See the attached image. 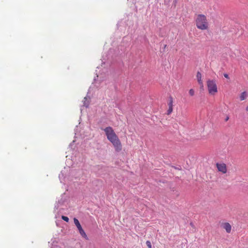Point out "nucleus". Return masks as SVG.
<instances>
[{"label":"nucleus","mask_w":248,"mask_h":248,"mask_svg":"<svg viewBox=\"0 0 248 248\" xmlns=\"http://www.w3.org/2000/svg\"><path fill=\"white\" fill-rule=\"evenodd\" d=\"M108 140L111 143L116 152H120L122 150V144L118 136L112 127L108 126L103 129Z\"/></svg>","instance_id":"nucleus-1"},{"label":"nucleus","mask_w":248,"mask_h":248,"mask_svg":"<svg viewBox=\"0 0 248 248\" xmlns=\"http://www.w3.org/2000/svg\"><path fill=\"white\" fill-rule=\"evenodd\" d=\"M195 24L197 28L201 31L208 30L209 28L207 17L202 14H199L196 16Z\"/></svg>","instance_id":"nucleus-2"},{"label":"nucleus","mask_w":248,"mask_h":248,"mask_svg":"<svg viewBox=\"0 0 248 248\" xmlns=\"http://www.w3.org/2000/svg\"><path fill=\"white\" fill-rule=\"evenodd\" d=\"M207 87L209 93L214 95L217 92V88L215 80L209 79L207 81Z\"/></svg>","instance_id":"nucleus-3"},{"label":"nucleus","mask_w":248,"mask_h":248,"mask_svg":"<svg viewBox=\"0 0 248 248\" xmlns=\"http://www.w3.org/2000/svg\"><path fill=\"white\" fill-rule=\"evenodd\" d=\"M216 166L218 171L221 172L222 173H226L227 171V166L225 163H219L216 164Z\"/></svg>","instance_id":"nucleus-4"},{"label":"nucleus","mask_w":248,"mask_h":248,"mask_svg":"<svg viewBox=\"0 0 248 248\" xmlns=\"http://www.w3.org/2000/svg\"><path fill=\"white\" fill-rule=\"evenodd\" d=\"M173 102L172 97H170L168 102L169 109L167 110V115H170L173 111Z\"/></svg>","instance_id":"nucleus-5"},{"label":"nucleus","mask_w":248,"mask_h":248,"mask_svg":"<svg viewBox=\"0 0 248 248\" xmlns=\"http://www.w3.org/2000/svg\"><path fill=\"white\" fill-rule=\"evenodd\" d=\"M222 228L225 230L228 233H230L232 230V226L228 222H225L222 224Z\"/></svg>","instance_id":"nucleus-6"},{"label":"nucleus","mask_w":248,"mask_h":248,"mask_svg":"<svg viewBox=\"0 0 248 248\" xmlns=\"http://www.w3.org/2000/svg\"><path fill=\"white\" fill-rule=\"evenodd\" d=\"M196 78L198 81L199 84L201 86V87H203V81L202 80V75L201 72H197L196 74Z\"/></svg>","instance_id":"nucleus-7"},{"label":"nucleus","mask_w":248,"mask_h":248,"mask_svg":"<svg viewBox=\"0 0 248 248\" xmlns=\"http://www.w3.org/2000/svg\"><path fill=\"white\" fill-rule=\"evenodd\" d=\"M248 96V94L246 92L242 93L240 95V99L241 101L245 100Z\"/></svg>","instance_id":"nucleus-8"},{"label":"nucleus","mask_w":248,"mask_h":248,"mask_svg":"<svg viewBox=\"0 0 248 248\" xmlns=\"http://www.w3.org/2000/svg\"><path fill=\"white\" fill-rule=\"evenodd\" d=\"M74 222L78 230L82 228V227L78 219H77L76 218H74Z\"/></svg>","instance_id":"nucleus-9"},{"label":"nucleus","mask_w":248,"mask_h":248,"mask_svg":"<svg viewBox=\"0 0 248 248\" xmlns=\"http://www.w3.org/2000/svg\"><path fill=\"white\" fill-rule=\"evenodd\" d=\"M80 235L86 239H88L87 236L85 232L83 230L82 228L78 230Z\"/></svg>","instance_id":"nucleus-10"},{"label":"nucleus","mask_w":248,"mask_h":248,"mask_svg":"<svg viewBox=\"0 0 248 248\" xmlns=\"http://www.w3.org/2000/svg\"><path fill=\"white\" fill-rule=\"evenodd\" d=\"M189 94L191 96H193L195 94V91L193 89H191L189 90Z\"/></svg>","instance_id":"nucleus-11"},{"label":"nucleus","mask_w":248,"mask_h":248,"mask_svg":"<svg viewBox=\"0 0 248 248\" xmlns=\"http://www.w3.org/2000/svg\"><path fill=\"white\" fill-rule=\"evenodd\" d=\"M62 220H64L65 221L68 222L69 221V218L67 217L62 216Z\"/></svg>","instance_id":"nucleus-12"},{"label":"nucleus","mask_w":248,"mask_h":248,"mask_svg":"<svg viewBox=\"0 0 248 248\" xmlns=\"http://www.w3.org/2000/svg\"><path fill=\"white\" fill-rule=\"evenodd\" d=\"M146 245H147V246L148 247V248H152V244H151V243L150 241H147L146 242Z\"/></svg>","instance_id":"nucleus-13"},{"label":"nucleus","mask_w":248,"mask_h":248,"mask_svg":"<svg viewBox=\"0 0 248 248\" xmlns=\"http://www.w3.org/2000/svg\"><path fill=\"white\" fill-rule=\"evenodd\" d=\"M224 77L226 78H229V76L227 74H224Z\"/></svg>","instance_id":"nucleus-14"},{"label":"nucleus","mask_w":248,"mask_h":248,"mask_svg":"<svg viewBox=\"0 0 248 248\" xmlns=\"http://www.w3.org/2000/svg\"><path fill=\"white\" fill-rule=\"evenodd\" d=\"M246 110L248 111V106L246 107Z\"/></svg>","instance_id":"nucleus-15"},{"label":"nucleus","mask_w":248,"mask_h":248,"mask_svg":"<svg viewBox=\"0 0 248 248\" xmlns=\"http://www.w3.org/2000/svg\"><path fill=\"white\" fill-rule=\"evenodd\" d=\"M166 46H167V45H165L164 46V48H165L166 47Z\"/></svg>","instance_id":"nucleus-16"}]
</instances>
